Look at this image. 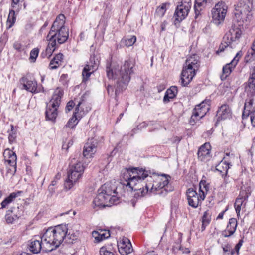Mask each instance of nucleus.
I'll use <instances>...</instances> for the list:
<instances>
[{"instance_id": "nucleus-14", "label": "nucleus", "mask_w": 255, "mask_h": 255, "mask_svg": "<svg viewBox=\"0 0 255 255\" xmlns=\"http://www.w3.org/2000/svg\"><path fill=\"white\" fill-rule=\"evenodd\" d=\"M176 8L174 17L176 21L181 22L188 15L191 5L189 2H181Z\"/></svg>"}, {"instance_id": "nucleus-4", "label": "nucleus", "mask_w": 255, "mask_h": 255, "mask_svg": "<svg viewBox=\"0 0 255 255\" xmlns=\"http://www.w3.org/2000/svg\"><path fill=\"white\" fill-rule=\"evenodd\" d=\"M65 22V16L62 14L59 15L47 36V38L54 40L58 46L66 42L69 36L68 29L64 25Z\"/></svg>"}, {"instance_id": "nucleus-47", "label": "nucleus", "mask_w": 255, "mask_h": 255, "mask_svg": "<svg viewBox=\"0 0 255 255\" xmlns=\"http://www.w3.org/2000/svg\"><path fill=\"white\" fill-rule=\"evenodd\" d=\"M211 220V214L209 211H206L203 215L202 222L209 224Z\"/></svg>"}, {"instance_id": "nucleus-55", "label": "nucleus", "mask_w": 255, "mask_h": 255, "mask_svg": "<svg viewBox=\"0 0 255 255\" xmlns=\"http://www.w3.org/2000/svg\"><path fill=\"white\" fill-rule=\"evenodd\" d=\"M226 210L222 211V212L220 213L218 216L217 217V219H222L223 217L224 213L225 212Z\"/></svg>"}, {"instance_id": "nucleus-63", "label": "nucleus", "mask_w": 255, "mask_h": 255, "mask_svg": "<svg viewBox=\"0 0 255 255\" xmlns=\"http://www.w3.org/2000/svg\"><path fill=\"white\" fill-rule=\"evenodd\" d=\"M23 6H24V8H26V4H25V3H24Z\"/></svg>"}, {"instance_id": "nucleus-27", "label": "nucleus", "mask_w": 255, "mask_h": 255, "mask_svg": "<svg viewBox=\"0 0 255 255\" xmlns=\"http://www.w3.org/2000/svg\"><path fill=\"white\" fill-rule=\"evenodd\" d=\"M237 226V220L234 218L230 219L226 229L222 232V235L224 237L231 236L236 231Z\"/></svg>"}, {"instance_id": "nucleus-54", "label": "nucleus", "mask_w": 255, "mask_h": 255, "mask_svg": "<svg viewBox=\"0 0 255 255\" xmlns=\"http://www.w3.org/2000/svg\"><path fill=\"white\" fill-rule=\"evenodd\" d=\"M48 191L52 195L55 192V189L52 186H49L48 187Z\"/></svg>"}, {"instance_id": "nucleus-56", "label": "nucleus", "mask_w": 255, "mask_h": 255, "mask_svg": "<svg viewBox=\"0 0 255 255\" xmlns=\"http://www.w3.org/2000/svg\"><path fill=\"white\" fill-rule=\"evenodd\" d=\"M10 167H11V168H7L6 174H9L10 175L13 176L14 175L12 174V173L13 171V167L11 166Z\"/></svg>"}, {"instance_id": "nucleus-64", "label": "nucleus", "mask_w": 255, "mask_h": 255, "mask_svg": "<svg viewBox=\"0 0 255 255\" xmlns=\"http://www.w3.org/2000/svg\"><path fill=\"white\" fill-rule=\"evenodd\" d=\"M123 113L120 114V116L121 118L122 116H123Z\"/></svg>"}, {"instance_id": "nucleus-36", "label": "nucleus", "mask_w": 255, "mask_h": 255, "mask_svg": "<svg viewBox=\"0 0 255 255\" xmlns=\"http://www.w3.org/2000/svg\"><path fill=\"white\" fill-rule=\"evenodd\" d=\"M177 93V88L176 86H171L165 92L163 98V102L165 103L169 102L170 99H173Z\"/></svg>"}, {"instance_id": "nucleus-10", "label": "nucleus", "mask_w": 255, "mask_h": 255, "mask_svg": "<svg viewBox=\"0 0 255 255\" xmlns=\"http://www.w3.org/2000/svg\"><path fill=\"white\" fill-rule=\"evenodd\" d=\"M210 109L209 101H204L196 106L193 110L192 115L191 117L190 123L194 124L195 121L199 120L203 117Z\"/></svg>"}, {"instance_id": "nucleus-59", "label": "nucleus", "mask_w": 255, "mask_h": 255, "mask_svg": "<svg viewBox=\"0 0 255 255\" xmlns=\"http://www.w3.org/2000/svg\"><path fill=\"white\" fill-rule=\"evenodd\" d=\"M57 184V181L55 180V179H54L52 182H51V184L50 185V186H55V185H56Z\"/></svg>"}, {"instance_id": "nucleus-52", "label": "nucleus", "mask_w": 255, "mask_h": 255, "mask_svg": "<svg viewBox=\"0 0 255 255\" xmlns=\"http://www.w3.org/2000/svg\"><path fill=\"white\" fill-rule=\"evenodd\" d=\"M107 92L109 95H113L114 92V88L112 86L108 85L107 87Z\"/></svg>"}, {"instance_id": "nucleus-5", "label": "nucleus", "mask_w": 255, "mask_h": 255, "mask_svg": "<svg viewBox=\"0 0 255 255\" xmlns=\"http://www.w3.org/2000/svg\"><path fill=\"white\" fill-rule=\"evenodd\" d=\"M115 193V190L112 189L111 185L107 184L103 185L98 190V194L93 201L94 207L102 208L116 204L118 198L114 195Z\"/></svg>"}, {"instance_id": "nucleus-46", "label": "nucleus", "mask_w": 255, "mask_h": 255, "mask_svg": "<svg viewBox=\"0 0 255 255\" xmlns=\"http://www.w3.org/2000/svg\"><path fill=\"white\" fill-rule=\"evenodd\" d=\"M39 53V50L37 48H34L32 49L30 53L29 59L32 62H35Z\"/></svg>"}, {"instance_id": "nucleus-39", "label": "nucleus", "mask_w": 255, "mask_h": 255, "mask_svg": "<svg viewBox=\"0 0 255 255\" xmlns=\"http://www.w3.org/2000/svg\"><path fill=\"white\" fill-rule=\"evenodd\" d=\"M250 194L251 191L249 187H242L238 198L246 201Z\"/></svg>"}, {"instance_id": "nucleus-9", "label": "nucleus", "mask_w": 255, "mask_h": 255, "mask_svg": "<svg viewBox=\"0 0 255 255\" xmlns=\"http://www.w3.org/2000/svg\"><path fill=\"white\" fill-rule=\"evenodd\" d=\"M228 6L224 2H219L217 3L212 10V21L216 25L218 26L223 22L225 19Z\"/></svg>"}, {"instance_id": "nucleus-22", "label": "nucleus", "mask_w": 255, "mask_h": 255, "mask_svg": "<svg viewBox=\"0 0 255 255\" xmlns=\"http://www.w3.org/2000/svg\"><path fill=\"white\" fill-rule=\"evenodd\" d=\"M240 57L239 53H237L232 61L230 63L227 64L223 67L222 73L220 76L221 79L222 81L225 80L230 74L232 69L235 67L239 61Z\"/></svg>"}, {"instance_id": "nucleus-42", "label": "nucleus", "mask_w": 255, "mask_h": 255, "mask_svg": "<svg viewBox=\"0 0 255 255\" xmlns=\"http://www.w3.org/2000/svg\"><path fill=\"white\" fill-rule=\"evenodd\" d=\"M209 189V185L205 180H201L199 183V193L205 194Z\"/></svg>"}, {"instance_id": "nucleus-7", "label": "nucleus", "mask_w": 255, "mask_h": 255, "mask_svg": "<svg viewBox=\"0 0 255 255\" xmlns=\"http://www.w3.org/2000/svg\"><path fill=\"white\" fill-rule=\"evenodd\" d=\"M243 24H240L234 21L229 31L225 34L223 38V43L221 44L218 52L224 51V48H232V44L239 41L242 34V29Z\"/></svg>"}, {"instance_id": "nucleus-18", "label": "nucleus", "mask_w": 255, "mask_h": 255, "mask_svg": "<svg viewBox=\"0 0 255 255\" xmlns=\"http://www.w3.org/2000/svg\"><path fill=\"white\" fill-rule=\"evenodd\" d=\"M98 64L99 62L95 60L94 56H91L89 62L85 65L82 71L83 81L88 80L91 74L97 69Z\"/></svg>"}, {"instance_id": "nucleus-38", "label": "nucleus", "mask_w": 255, "mask_h": 255, "mask_svg": "<svg viewBox=\"0 0 255 255\" xmlns=\"http://www.w3.org/2000/svg\"><path fill=\"white\" fill-rule=\"evenodd\" d=\"M230 163H227L226 161H221L216 166V170L220 173L227 174L228 169L229 168Z\"/></svg>"}, {"instance_id": "nucleus-58", "label": "nucleus", "mask_w": 255, "mask_h": 255, "mask_svg": "<svg viewBox=\"0 0 255 255\" xmlns=\"http://www.w3.org/2000/svg\"><path fill=\"white\" fill-rule=\"evenodd\" d=\"M49 23L48 22V21H46L44 24H43V25L42 26V27L41 28V29H40V31H42L43 30V29H44L48 25Z\"/></svg>"}, {"instance_id": "nucleus-17", "label": "nucleus", "mask_w": 255, "mask_h": 255, "mask_svg": "<svg viewBox=\"0 0 255 255\" xmlns=\"http://www.w3.org/2000/svg\"><path fill=\"white\" fill-rule=\"evenodd\" d=\"M197 70L184 65L181 73V82L182 85L186 86L189 84L196 75Z\"/></svg>"}, {"instance_id": "nucleus-32", "label": "nucleus", "mask_w": 255, "mask_h": 255, "mask_svg": "<svg viewBox=\"0 0 255 255\" xmlns=\"http://www.w3.org/2000/svg\"><path fill=\"white\" fill-rule=\"evenodd\" d=\"M110 236L109 230H100L98 231H94L92 232V236L95 239L96 242H100L101 241L108 238Z\"/></svg>"}, {"instance_id": "nucleus-62", "label": "nucleus", "mask_w": 255, "mask_h": 255, "mask_svg": "<svg viewBox=\"0 0 255 255\" xmlns=\"http://www.w3.org/2000/svg\"><path fill=\"white\" fill-rule=\"evenodd\" d=\"M23 255H31V254L29 253V254H24Z\"/></svg>"}, {"instance_id": "nucleus-44", "label": "nucleus", "mask_w": 255, "mask_h": 255, "mask_svg": "<svg viewBox=\"0 0 255 255\" xmlns=\"http://www.w3.org/2000/svg\"><path fill=\"white\" fill-rule=\"evenodd\" d=\"M222 247L223 249V255H233V253L231 252L232 247L230 244L222 245Z\"/></svg>"}, {"instance_id": "nucleus-8", "label": "nucleus", "mask_w": 255, "mask_h": 255, "mask_svg": "<svg viewBox=\"0 0 255 255\" xmlns=\"http://www.w3.org/2000/svg\"><path fill=\"white\" fill-rule=\"evenodd\" d=\"M86 97L85 95H83L79 102H78L77 106L75 110L72 117L69 120L66 125L65 126L66 128H74L78 124L79 119H80L85 112H88L90 109V107H86V110L84 111V107L86 106Z\"/></svg>"}, {"instance_id": "nucleus-34", "label": "nucleus", "mask_w": 255, "mask_h": 255, "mask_svg": "<svg viewBox=\"0 0 255 255\" xmlns=\"http://www.w3.org/2000/svg\"><path fill=\"white\" fill-rule=\"evenodd\" d=\"M85 169L84 165L81 161L75 158L71 159L69 164V169L70 170L78 171L80 173H83Z\"/></svg>"}, {"instance_id": "nucleus-11", "label": "nucleus", "mask_w": 255, "mask_h": 255, "mask_svg": "<svg viewBox=\"0 0 255 255\" xmlns=\"http://www.w3.org/2000/svg\"><path fill=\"white\" fill-rule=\"evenodd\" d=\"M19 82L22 85V89L26 90L32 93H37L44 91L43 87H38L37 83L34 79H29L26 76L22 77Z\"/></svg>"}, {"instance_id": "nucleus-40", "label": "nucleus", "mask_w": 255, "mask_h": 255, "mask_svg": "<svg viewBox=\"0 0 255 255\" xmlns=\"http://www.w3.org/2000/svg\"><path fill=\"white\" fill-rule=\"evenodd\" d=\"M245 200L237 198L236 200L234 206L237 216H239L241 210L246 206Z\"/></svg>"}, {"instance_id": "nucleus-16", "label": "nucleus", "mask_w": 255, "mask_h": 255, "mask_svg": "<svg viewBox=\"0 0 255 255\" xmlns=\"http://www.w3.org/2000/svg\"><path fill=\"white\" fill-rule=\"evenodd\" d=\"M245 91L248 96H252L255 94V63L250 69L249 79L245 84Z\"/></svg>"}, {"instance_id": "nucleus-19", "label": "nucleus", "mask_w": 255, "mask_h": 255, "mask_svg": "<svg viewBox=\"0 0 255 255\" xmlns=\"http://www.w3.org/2000/svg\"><path fill=\"white\" fill-rule=\"evenodd\" d=\"M119 253L122 255H127L133 251V248L130 240L124 237L117 243Z\"/></svg>"}, {"instance_id": "nucleus-35", "label": "nucleus", "mask_w": 255, "mask_h": 255, "mask_svg": "<svg viewBox=\"0 0 255 255\" xmlns=\"http://www.w3.org/2000/svg\"><path fill=\"white\" fill-rule=\"evenodd\" d=\"M22 193V191H18L17 192L11 193L8 197L5 198L1 203L0 209L6 208L8 205L12 203L13 200Z\"/></svg>"}, {"instance_id": "nucleus-61", "label": "nucleus", "mask_w": 255, "mask_h": 255, "mask_svg": "<svg viewBox=\"0 0 255 255\" xmlns=\"http://www.w3.org/2000/svg\"><path fill=\"white\" fill-rule=\"evenodd\" d=\"M61 177V175L59 174V173H58L56 176H55V179L56 180H58V179H59Z\"/></svg>"}, {"instance_id": "nucleus-24", "label": "nucleus", "mask_w": 255, "mask_h": 255, "mask_svg": "<svg viewBox=\"0 0 255 255\" xmlns=\"http://www.w3.org/2000/svg\"><path fill=\"white\" fill-rule=\"evenodd\" d=\"M211 146L209 143H205L198 150V159L203 162H206L210 157Z\"/></svg>"}, {"instance_id": "nucleus-29", "label": "nucleus", "mask_w": 255, "mask_h": 255, "mask_svg": "<svg viewBox=\"0 0 255 255\" xmlns=\"http://www.w3.org/2000/svg\"><path fill=\"white\" fill-rule=\"evenodd\" d=\"M63 95V91L59 88H57L54 91L51 99L49 101L48 104L50 105L59 107L61 103V99Z\"/></svg>"}, {"instance_id": "nucleus-33", "label": "nucleus", "mask_w": 255, "mask_h": 255, "mask_svg": "<svg viewBox=\"0 0 255 255\" xmlns=\"http://www.w3.org/2000/svg\"><path fill=\"white\" fill-rule=\"evenodd\" d=\"M184 65L190 66L193 69L198 70L200 66L199 56L196 54L189 56L187 58Z\"/></svg>"}, {"instance_id": "nucleus-31", "label": "nucleus", "mask_w": 255, "mask_h": 255, "mask_svg": "<svg viewBox=\"0 0 255 255\" xmlns=\"http://www.w3.org/2000/svg\"><path fill=\"white\" fill-rule=\"evenodd\" d=\"M58 108L57 107H54V106L47 104L45 112L46 119L52 121H55L58 115Z\"/></svg>"}, {"instance_id": "nucleus-12", "label": "nucleus", "mask_w": 255, "mask_h": 255, "mask_svg": "<svg viewBox=\"0 0 255 255\" xmlns=\"http://www.w3.org/2000/svg\"><path fill=\"white\" fill-rule=\"evenodd\" d=\"M11 7L12 8L9 10L6 22L8 29L11 28L14 25L16 19V14H18L21 9V5L19 4L20 0H11Z\"/></svg>"}, {"instance_id": "nucleus-48", "label": "nucleus", "mask_w": 255, "mask_h": 255, "mask_svg": "<svg viewBox=\"0 0 255 255\" xmlns=\"http://www.w3.org/2000/svg\"><path fill=\"white\" fill-rule=\"evenodd\" d=\"M243 241L242 239H241L238 244H237L234 249H232L231 252L233 253V255L236 254L237 255H239V251L243 245Z\"/></svg>"}, {"instance_id": "nucleus-15", "label": "nucleus", "mask_w": 255, "mask_h": 255, "mask_svg": "<svg viewBox=\"0 0 255 255\" xmlns=\"http://www.w3.org/2000/svg\"><path fill=\"white\" fill-rule=\"evenodd\" d=\"M44 234L39 239H32L28 243V249L33 254H37L41 250L46 252H49L51 251L47 250L44 246Z\"/></svg>"}, {"instance_id": "nucleus-37", "label": "nucleus", "mask_w": 255, "mask_h": 255, "mask_svg": "<svg viewBox=\"0 0 255 255\" xmlns=\"http://www.w3.org/2000/svg\"><path fill=\"white\" fill-rule=\"evenodd\" d=\"M63 55L61 53L57 54L51 61L49 67L50 69H55L58 68L62 62Z\"/></svg>"}, {"instance_id": "nucleus-28", "label": "nucleus", "mask_w": 255, "mask_h": 255, "mask_svg": "<svg viewBox=\"0 0 255 255\" xmlns=\"http://www.w3.org/2000/svg\"><path fill=\"white\" fill-rule=\"evenodd\" d=\"M22 215V211H18V213H15V211L11 209L6 211L5 220L7 224H12L17 221Z\"/></svg>"}, {"instance_id": "nucleus-13", "label": "nucleus", "mask_w": 255, "mask_h": 255, "mask_svg": "<svg viewBox=\"0 0 255 255\" xmlns=\"http://www.w3.org/2000/svg\"><path fill=\"white\" fill-rule=\"evenodd\" d=\"M186 194L188 204L195 208H197L199 205L201 204L202 201L204 200L205 198V196L203 193H199L198 194L196 191L193 188L188 189Z\"/></svg>"}, {"instance_id": "nucleus-43", "label": "nucleus", "mask_w": 255, "mask_h": 255, "mask_svg": "<svg viewBox=\"0 0 255 255\" xmlns=\"http://www.w3.org/2000/svg\"><path fill=\"white\" fill-rule=\"evenodd\" d=\"M16 138V132L14 130V126L11 125V131H10L8 135V140L10 144L13 143Z\"/></svg>"}, {"instance_id": "nucleus-49", "label": "nucleus", "mask_w": 255, "mask_h": 255, "mask_svg": "<svg viewBox=\"0 0 255 255\" xmlns=\"http://www.w3.org/2000/svg\"><path fill=\"white\" fill-rule=\"evenodd\" d=\"M100 255H115L114 254L107 250L106 247H102L100 250Z\"/></svg>"}, {"instance_id": "nucleus-26", "label": "nucleus", "mask_w": 255, "mask_h": 255, "mask_svg": "<svg viewBox=\"0 0 255 255\" xmlns=\"http://www.w3.org/2000/svg\"><path fill=\"white\" fill-rule=\"evenodd\" d=\"M231 110L227 104L222 105L217 112V121L229 119L231 117Z\"/></svg>"}, {"instance_id": "nucleus-50", "label": "nucleus", "mask_w": 255, "mask_h": 255, "mask_svg": "<svg viewBox=\"0 0 255 255\" xmlns=\"http://www.w3.org/2000/svg\"><path fill=\"white\" fill-rule=\"evenodd\" d=\"M75 105V103L73 101L68 102L66 106L65 111L66 112H69L70 111Z\"/></svg>"}, {"instance_id": "nucleus-25", "label": "nucleus", "mask_w": 255, "mask_h": 255, "mask_svg": "<svg viewBox=\"0 0 255 255\" xmlns=\"http://www.w3.org/2000/svg\"><path fill=\"white\" fill-rule=\"evenodd\" d=\"M253 112L255 113V106L254 105L253 100L250 99L246 101L242 113V122L244 124H245L246 120L248 119L249 115Z\"/></svg>"}, {"instance_id": "nucleus-30", "label": "nucleus", "mask_w": 255, "mask_h": 255, "mask_svg": "<svg viewBox=\"0 0 255 255\" xmlns=\"http://www.w3.org/2000/svg\"><path fill=\"white\" fill-rule=\"evenodd\" d=\"M47 40L48 41V46L45 51L41 53V55L43 57L49 58L51 56L55 49L58 47V45H57V43L54 40H51L49 38H47Z\"/></svg>"}, {"instance_id": "nucleus-53", "label": "nucleus", "mask_w": 255, "mask_h": 255, "mask_svg": "<svg viewBox=\"0 0 255 255\" xmlns=\"http://www.w3.org/2000/svg\"><path fill=\"white\" fill-rule=\"evenodd\" d=\"M167 24V23L166 21H164L161 24L160 27L161 31H164L165 30Z\"/></svg>"}, {"instance_id": "nucleus-6", "label": "nucleus", "mask_w": 255, "mask_h": 255, "mask_svg": "<svg viewBox=\"0 0 255 255\" xmlns=\"http://www.w3.org/2000/svg\"><path fill=\"white\" fill-rule=\"evenodd\" d=\"M252 8L250 0H241L235 5L234 21L240 24H248L252 18Z\"/></svg>"}, {"instance_id": "nucleus-21", "label": "nucleus", "mask_w": 255, "mask_h": 255, "mask_svg": "<svg viewBox=\"0 0 255 255\" xmlns=\"http://www.w3.org/2000/svg\"><path fill=\"white\" fill-rule=\"evenodd\" d=\"M83 173L78 171L69 170L67 178L65 183V187L68 189H70L79 179L81 177Z\"/></svg>"}, {"instance_id": "nucleus-41", "label": "nucleus", "mask_w": 255, "mask_h": 255, "mask_svg": "<svg viewBox=\"0 0 255 255\" xmlns=\"http://www.w3.org/2000/svg\"><path fill=\"white\" fill-rule=\"evenodd\" d=\"M168 3H165L162 4L161 6L157 8L155 13V16L159 18L162 17L166 11V6L169 5Z\"/></svg>"}, {"instance_id": "nucleus-1", "label": "nucleus", "mask_w": 255, "mask_h": 255, "mask_svg": "<svg viewBox=\"0 0 255 255\" xmlns=\"http://www.w3.org/2000/svg\"><path fill=\"white\" fill-rule=\"evenodd\" d=\"M150 174V171L142 168L127 169L122 173L121 181L128 191L135 192V198L143 197L148 193L164 196L173 190V187L169 184L170 176L164 175L153 183L154 179Z\"/></svg>"}, {"instance_id": "nucleus-20", "label": "nucleus", "mask_w": 255, "mask_h": 255, "mask_svg": "<svg viewBox=\"0 0 255 255\" xmlns=\"http://www.w3.org/2000/svg\"><path fill=\"white\" fill-rule=\"evenodd\" d=\"M97 147V140L94 138L89 139L84 145L83 156L87 158L93 157L96 152Z\"/></svg>"}, {"instance_id": "nucleus-23", "label": "nucleus", "mask_w": 255, "mask_h": 255, "mask_svg": "<svg viewBox=\"0 0 255 255\" xmlns=\"http://www.w3.org/2000/svg\"><path fill=\"white\" fill-rule=\"evenodd\" d=\"M3 155L6 162L8 163L10 166L13 167L12 175H14L16 171V160L17 156L15 152L12 150L6 149L4 150Z\"/></svg>"}, {"instance_id": "nucleus-3", "label": "nucleus", "mask_w": 255, "mask_h": 255, "mask_svg": "<svg viewBox=\"0 0 255 255\" xmlns=\"http://www.w3.org/2000/svg\"><path fill=\"white\" fill-rule=\"evenodd\" d=\"M110 66L107 67V77L109 79L116 80L122 88L126 87L130 80L131 75L134 73V62L131 59L125 60L120 69H117L114 66L111 68Z\"/></svg>"}, {"instance_id": "nucleus-45", "label": "nucleus", "mask_w": 255, "mask_h": 255, "mask_svg": "<svg viewBox=\"0 0 255 255\" xmlns=\"http://www.w3.org/2000/svg\"><path fill=\"white\" fill-rule=\"evenodd\" d=\"M136 41V37L135 36H132L130 38H128L125 40V44L128 46L129 47L133 45Z\"/></svg>"}, {"instance_id": "nucleus-51", "label": "nucleus", "mask_w": 255, "mask_h": 255, "mask_svg": "<svg viewBox=\"0 0 255 255\" xmlns=\"http://www.w3.org/2000/svg\"><path fill=\"white\" fill-rule=\"evenodd\" d=\"M248 118L250 119V122L253 127H255V112L252 113L249 115Z\"/></svg>"}, {"instance_id": "nucleus-57", "label": "nucleus", "mask_w": 255, "mask_h": 255, "mask_svg": "<svg viewBox=\"0 0 255 255\" xmlns=\"http://www.w3.org/2000/svg\"><path fill=\"white\" fill-rule=\"evenodd\" d=\"M209 224L208 223H203L202 222V226H201V231H203L205 228H206V227Z\"/></svg>"}, {"instance_id": "nucleus-60", "label": "nucleus", "mask_w": 255, "mask_h": 255, "mask_svg": "<svg viewBox=\"0 0 255 255\" xmlns=\"http://www.w3.org/2000/svg\"><path fill=\"white\" fill-rule=\"evenodd\" d=\"M110 65H111V66H110L111 68H112V67L114 66L115 68H117V69H118V68H119V69H120V68H119V66H117V67H116V66L115 65H113H113H112L111 63H107V64L106 67H107V66H108L109 67H110Z\"/></svg>"}, {"instance_id": "nucleus-2", "label": "nucleus", "mask_w": 255, "mask_h": 255, "mask_svg": "<svg viewBox=\"0 0 255 255\" xmlns=\"http://www.w3.org/2000/svg\"><path fill=\"white\" fill-rule=\"evenodd\" d=\"M78 233L69 229L66 225H59L54 228L48 229L44 233V248L53 251L58 248L64 241L66 243H72L76 239Z\"/></svg>"}]
</instances>
